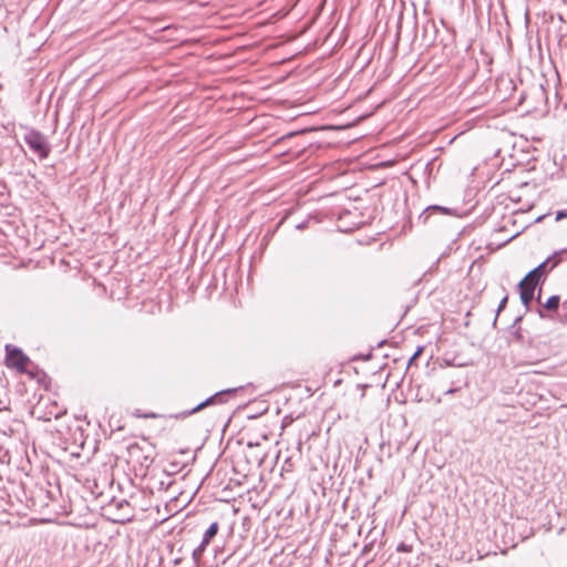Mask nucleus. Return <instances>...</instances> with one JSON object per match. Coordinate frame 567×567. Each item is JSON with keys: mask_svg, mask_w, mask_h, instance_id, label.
Here are the masks:
<instances>
[{"mask_svg": "<svg viewBox=\"0 0 567 567\" xmlns=\"http://www.w3.org/2000/svg\"><path fill=\"white\" fill-rule=\"evenodd\" d=\"M27 145L32 152L38 154L40 159L49 156L51 147L47 137L37 130H30L23 137Z\"/></svg>", "mask_w": 567, "mask_h": 567, "instance_id": "nucleus-1", "label": "nucleus"}, {"mask_svg": "<svg viewBox=\"0 0 567 567\" xmlns=\"http://www.w3.org/2000/svg\"><path fill=\"white\" fill-rule=\"evenodd\" d=\"M218 530L219 524L217 522L212 523L210 526L206 529L200 544L193 550V559L196 563H198L202 559L207 546L210 544L212 539L217 535Z\"/></svg>", "mask_w": 567, "mask_h": 567, "instance_id": "nucleus-2", "label": "nucleus"}, {"mask_svg": "<svg viewBox=\"0 0 567 567\" xmlns=\"http://www.w3.org/2000/svg\"><path fill=\"white\" fill-rule=\"evenodd\" d=\"M437 35V28L432 19H426L422 25V41L425 47L434 44Z\"/></svg>", "mask_w": 567, "mask_h": 567, "instance_id": "nucleus-3", "label": "nucleus"}, {"mask_svg": "<svg viewBox=\"0 0 567 567\" xmlns=\"http://www.w3.org/2000/svg\"><path fill=\"white\" fill-rule=\"evenodd\" d=\"M7 358L11 365L17 369H24L29 359L23 354V352L18 348H11L10 346L6 347Z\"/></svg>", "mask_w": 567, "mask_h": 567, "instance_id": "nucleus-4", "label": "nucleus"}, {"mask_svg": "<svg viewBox=\"0 0 567 567\" xmlns=\"http://www.w3.org/2000/svg\"><path fill=\"white\" fill-rule=\"evenodd\" d=\"M542 279L539 278V276L536 275V271H529L518 284V287H524L526 286V288H530V289H536V287L538 286L539 281Z\"/></svg>", "mask_w": 567, "mask_h": 567, "instance_id": "nucleus-5", "label": "nucleus"}, {"mask_svg": "<svg viewBox=\"0 0 567 567\" xmlns=\"http://www.w3.org/2000/svg\"><path fill=\"white\" fill-rule=\"evenodd\" d=\"M235 390H226V391H221V392H218L212 396H209L208 399H206L205 401L200 402L199 404H197L194 409H192L189 412L185 413L186 415H190L193 413H196L200 410H203L204 408L215 403L216 399L224 394V393H230V392H234Z\"/></svg>", "mask_w": 567, "mask_h": 567, "instance_id": "nucleus-6", "label": "nucleus"}, {"mask_svg": "<svg viewBox=\"0 0 567 567\" xmlns=\"http://www.w3.org/2000/svg\"><path fill=\"white\" fill-rule=\"evenodd\" d=\"M519 289V296H520V301L526 307V309L528 310L529 309V305L534 298V289H530V288H526V286L524 287H518Z\"/></svg>", "mask_w": 567, "mask_h": 567, "instance_id": "nucleus-7", "label": "nucleus"}, {"mask_svg": "<svg viewBox=\"0 0 567 567\" xmlns=\"http://www.w3.org/2000/svg\"><path fill=\"white\" fill-rule=\"evenodd\" d=\"M550 261H555V258H551L548 257L545 261H543L542 264H539L536 268H534L532 271H536V275L539 276V278L542 279L546 272L548 271L547 269V265L550 262Z\"/></svg>", "mask_w": 567, "mask_h": 567, "instance_id": "nucleus-8", "label": "nucleus"}, {"mask_svg": "<svg viewBox=\"0 0 567 567\" xmlns=\"http://www.w3.org/2000/svg\"><path fill=\"white\" fill-rule=\"evenodd\" d=\"M560 298L559 296L555 295L547 299V301L544 305V308L549 311H557L559 307Z\"/></svg>", "mask_w": 567, "mask_h": 567, "instance_id": "nucleus-9", "label": "nucleus"}, {"mask_svg": "<svg viewBox=\"0 0 567 567\" xmlns=\"http://www.w3.org/2000/svg\"><path fill=\"white\" fill-rule=\"evenodd\" d=\"M551 258H555V261L551 264L549 270H551L556 266H558L564 259L567 260V248L566 249H561L559 251H555L553 254Z\"/></svg>", "mask_w": 567, "mask_h": 567, "instance_id": "nucleus-10", "label": "nucleus"}, {"mask_svg": "<svg viewBox=\"0 0 567 567\" xmlns=\"http://www.w3.org/2000/svg\"><path fill=\"white\" fill-rule=\"evenodd\" d=\"M507 301H508V296H504L502 298V300L499 301L498 308L496 310V316H495V319H494V322H493L494 326L497 322V318H498L499 312L506 307Z\"/></svg>", "mask_w": 567, "mask_h": 567, "instance_id": "nucleus-11", "label": "nucleus"}, {"mask_svg": "<svg viewBox=\"0 0 567 567\" xmlns=\"http://www.w3.org/2000/svg\"><path fill=\"white\" fill-rule=\"evenodd\" d=\"M422 351H423V348H422V347H419V348L416 349V351L414 352V354H413V355L410 358V360H409V365H411V364L414 362V360H416V358L422 353Z\"/></svg>", "mask_w": 567, "mask_h": 567, "instance_id": "nucleus-12", "label": "nucleus"}, {"mask_svg": "<svg viewBox=\"0 0 567 567\" xmlns=\"http://www.w3.org/2000/svg\"><path fill=\"white\" fill-rule=\"evenodd\" d=\"M567 216V213L566 212H558L557 215H556V220H560L563 218H565Z\"/></svg>", "mask_w": 567, "mask_h": 567, "instance_id": "nucleus-13", "label": "nucleus"}, {"mask_svg": "<svg viewBox=\"0 0 567 567\" xmlns=\"http://www.w3.org/2000/svg\"><path fill=\"white\" fill-rule=\"evenodd\" d=\"M515 337L517 340H522V333H520L519 329H517V331L515 332Z\"/></svg>", "mask_w": 567, "mask_h": 567, "instance_id": "nucleus-14", "label": "nucleus"}, {"mask_svg": "<svg viewBox=\"0 0 567 567\" xmlns=\"http://www.w3.org/2000/svg\"><path fill=\"white\" fill-rule=\"evenodd\" d=\"M538 316H539L540 318H543V319H544V318H547V316L544 313V311H543L542 309H539V310H538Z\"/></svg>", "mask_w": 567, "mask_h": 567, "instance_id": "nucleus-15", "label": "nucleus"}, {"mask_svg": "<svg viewBox=\"0 0 567 567\" xmlns=\"http://www.w3.org/2000/svg\"><path fill=\"white\" fill-rule=\"evenodd\" d=\"M519 321H522V317H518V318L515 319V322H514L513 327H515Z\"/></svg>", "mask_w": 567, "mask_h": 567, "instance_id": "nucleus-16", "label": "nucleus"}, {"mask_svg": "<svg viewBox=\"0 0 567 567\" xmlns=\"http://www.w3.org/2000/svg\"><path fill=\"white\" fill-rule=\"evenodd\" d=\"M561 322L567 323V313H566V315H565V317L561 319Z\"/></svg>", "mask_w": 567, "mask_h": 567, "instance_id": "nucleus-17", "label": "nucleus"}, {"mask_svg": "<svg viewBox=\"0 0 567 567\" xmlns=\"http://www.w3.org/2000/svg\"><path fill=\"white\" fill-rule=\"evenodd\" d=\"M302 443L301 441L298 442V450L301 451Z\"/></svg>", "mask_w": 567, "mask_h": 567, "instance_id": "nucleus-18", "label": "nucleus"}, {"mask_svg": "<svg viewBox=\"0 0 567 567\" xmlns=\"http://www.w3.org/2000/svg\"><path fill=\"white\" fill-rule=\"evenodd\" d=\"M563 307L567 308V299L563 302Z\"/></svg>", "mask_w": 567, "mask_h": 567, "instance_id": "nucleus-19", "label": "nucleus"}, {"mask_svg": "<svg viewBox=\"0 0 567 567\" xmlns=\"http://www.w3.org/2000/svg\"><path fill=\"white\" fill-rule=\"evenodd\" d=\"M537 301L539 302L540 301V291L538 292L537 295Z\"/></svg>", "mask_w": 567, "mask_h": 567, "instance_id": "nucleus-20", "label": "nucleus"}, {"mask_svg": "<svg viewBox=\"0 0 567 567\" xmlns=\"http://www.w3.org/2000/svg\"><path fill=\"white\" fill-rule=\"evenodd\" d=\"M432 208H433V209H442V208H441V207H439V206H433Z\"/></svg>", "mask_w": 567, "mask_h": 567, "instance_id": "nucleus-21", "label": "nucleus"}]
</instances>
